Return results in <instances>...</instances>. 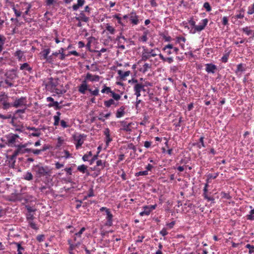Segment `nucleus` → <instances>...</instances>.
<instances>
[{
    "label": "nucleus",
    "instance_id": "17",
    "mask_svg": "<svg viewBox=\"0 0 254 254\" xmlns=\"http://www.w3.org/2000/svg\"><path fill=\"white\" fill-rule=\"evenodd\" d=\"M121 39H123L124 41H126L127 39L123 36H120L117 37V40L118 41V48L121 50H125V47L124 45L121 44Z\"/></svg>",
    "mask_w": 254,
    "mask_h": 254
},
{
    "label": "nucleus",
    "instance_id": "49",
    "mask_svg": "<svg viewBox=\"0 0 254 254\" xmlns=\"http://www.w3.org/2000/svg\"><path fill=\"white\" fill-rule=\"evenodd\" d=\"M3 106V109H7L9 108L11 106V104H10L9 103H7L6 101H4L2 103Z\"/></svg>",
    "mask_w": 254,
    "mask_h": 254
},
{
    "label": "nucleus",
    "instance_id": "19",
    "mask_svg": "<svg viewBox=\"0 0 254 254\" xmlns=\"http://www.w3.org/2000/svg\"><path fill=\"white\" fill-rule=\"evenodd\" d=\"M118 73L122 79H125L126 77L129 76L130 72L129 70L124 71L121 70H119Z\"/></svg>",
    "mask_w": 254,
    "mask_h": 254
},
{
    "label": "nucleus",
    "instance_id": "5",
    "mask_svg": "<svg viewBox=\"0 0 254 254\" xmlns=\"http://www.w3.org/2000/svg\"><path fill=\"white\" fill-rule=\"evenodd\" d=\"M6 79L13 80L17 77L16 70L11 69L8 70L5 73Z\"/></svg>",
    "mask_w": 254,
    "mask_h": 254
},
{
    "label": "nucleus",
    "instance_id": "39",
    "mask_svg": "<svg viewBox=\"0 0 254 254\" xmlns=\"http://www.w3.org/2000/svg\"><path fill=\"white\" fill-rule=\"evenodd\" d=\"M52 90L53 92H55L57 94H62L65 92V91L58 89L57 87L54 88Z\"/></svg>",
    "mask_w": 254,
    "mask_h": 254
},
{
    "label": "nucleus",
    "instance_id": "30",
    "mask_svg": "<svg viewBox=\"0 0 254 254\" xmlns=\"http://www.w3.org/2000/svg\"><path fill=\"white\" fill-rule=\"evenodd\" d=\"M106 30L109 32V33L111 34H114L115 32V28L110 26V25H109L108 24H107V26H106Z\"/></svg>",
    "mask_w": 254,
    "mask_h": 254
},
{
    "label": "nucleus",
    "instance_id": "29",
    "mask_svg": "<svg viewBox=\"0 0 254 254\" xmlns=\"http://www.w3.org/2000/svg\"><path fill=\"white\" fill-rule=\"evenodd\" d=\"M14 244H15L17 248V254H22V252L24 251V249L23 247H22L20 244L18 243H14Z\"/></svg>",
    "mask_w": 254,
    "mask_h": 254
},
{
    "label": "nucleus",
    "instance_id": "45",
    "mask_svg": "<svg viewBox=\"0 0 254 254\" xmlns=\"http://www.w3.org/2000/svg\"><path fill=\"white\" fill-rule=\"evenodd\" d=\"M246 247V248L249 249L250 254H252L254 252V246H252L250 244H247Z\"/></svg>",
    "mask_w": 254,
    "mask_h": 254
},
{
    "label": "nucleus",
    "instance_id": "22",
    "mask_svg": "<svg viewBox=\"0 0 254 254\" xmlns=\"http://www.w3.org/2000/svg\"><path fill=\"white\" fill-rule=\"evenodd\" d=\"M186 39L184 37H177L176 38V42L179 43L182 48H184V43H185Z\"/></svg>",
    "mask_w": 254,
    "mask_h": 254
},
{
    "label": "nucleus",
    "instance_id": "25",
    "mask_svg": "<svg viewBox=\"0 0 254 254\" xmlns=\"http://www.w3.org/2000/svg\"><path fill=\"white\" fill-rule=\"evenodd\" d=\"M143 89L144 85L141 84L137 83L134 86V90L135 92H141V91L143 90Z\"/></svg>",
    "mask_w": 254,
    "mask_h": 254
},
{
    "label": "nucleus",
    "instance_id": "9",
    "mask_svg": "<svg viewBox=\"0 0 254 254\" xmlns=\"http://www.w3.org/2000/svg\"><path fill=\"white\" fill-rule=\"evenodd\" d=\"M129 19L131 22L134 25H137L139 22L138 16L134 12H131L129 15Z\"/></svg>",
    "mask_w": 254,
    "mask_h": 254
},
{
    "label": "nucleus",
    "instance_id": "51",
    "mask_svg": "<svg viewBox=\"0 0 254 254\" xmlns=\"http://www.w3.org/2000/svg\"><path fill=\"white\" fill-rule=\"evenodd\" d=\"M112 218H113V215L111 214V213L107 216V219L108 220V222L110 225L112 224Z\"/></svg>",
    "mask_w": 254,
    "mask_h": 254
},
{
    "label": "nucleus",
    "instance_id": "61",
    "mask_svg": "<svg viewBox=\"0 0 254 254\" xmlns=\"http://www.w3.org/2000/svg\"><path fill=\"white\" fill-rule=\"evenodd\" d=\"M61 125L64 128H66L68 127V126L66 124V122H65L64 120H62L61 121Z\"/></svg>",
    "mask_w": 254,
    "mask_h": 254
},
{
    "label": "nucleus",
    "instance_id": "6",
    "mask_svg": "<svg viewBox=\"0 0 254 254\" xmlns=\"http://www.w3.org/2000/svg\"><path fill=\"white\" fill-rule=\"evenodd\" d=\"M208 23L207 19H204L201 20L199 25L195 26V32H199L203 30Z\"/></svg>",
    "mask_w": 254,
    "mask_h": 254
},
{
    "label": "nucleus",
    "instance_id": "13",
    "mask_svg": "<svg viewBox=\"0 0 254 254\" xmlns=\"http://www.w3.org/2000/svg\"><path fill=\"white\" fill-rule=\"evenodd\" d=\"M47 101L52 102V103L49 104V107H55L56 109H60L61 108L59 103L57 101H54L53 98L49 97L47 98Z\"/></svg>",
    "mask_w": 254,
    "mask_h": 254
},
{
    "label": "nucleus",
    "instance_id": "54",
    "mask_svg": "<svg viewBox=\"0 0 254 254\" xmlns=\"http://www.w3.org/2000/svg\"><path fill=\"white\" fill-rule=\"evenodd\" d=\"M254 13V3L253 4V6L252 7H249L248 11V14H252Z\"/></svg>",
    "mask_w": 254,
    "mask_h": 254
},
{
    "label": "nucleus",
    "instance_id": "40",
    "mask_svg": "<svg viewBox=\"0 0 254 254\" xmlns=\"http://www.w3.org/2000/svg\"><path fill=\"white\" fill-rule=\"evenodd\" d=\"M112 90L109 87H107L106 86H104V88L101 90V92L102 93H106L107 94L110 93L111 92Z\"/></svg>",
    "mask_w": 254,
    "mask_h": 254
},
{
    "label": "nucleus",
    "instance_id": "26",
    "mask_svg": "<svg viewBox=\"0 0 254 254\" xmlns=\"http://www.w3.org/2000/svg\"><path fill=\"white\" fill-rule=\"evenodd\" d=\"M111 96L113 98L115 101H119L121 99V95L115 93L114 91H112L110 93Z\"/></svg>",
    "mask_w": 254,
    "mask_h": 254
},
{
    "label": "nucleus",
    "instance_id": "16",
    "mask_svg": "<svg viewBox=\"0 0 254 254\" xmlns=\"http://www.w3.org/2000/svg\"><path fill=\"white\" fill-rule=\"evenodd\" d=\"M150 57L149 51L147 49H144L142 54L141 60L145 61L149 59Z\"/></svg>",
    "mask_w": 254,
    "mask_h": 254
},
{
    "label": "nucleus",
    "instance_id": "60",
    "mask_svg": "<svg viewBox=\"0 0 254 254\" xmlns=\"http://www.w3.org/2000/svg\"><path fill=\"white\" fill-rule=\"evenodd\" d=\"M229 55H225L224 56H223L221 58V60L224 63H226L228 59Z\"/></svg>",
    "mask_w": 254,
    "mask_h": 254
},
{
    "label": "nucleus",
    "instance_id": "43",
    "mask_svg": "<svg viewBox=\"0 0 254 254\" xmlns=\"http://www.w3.org/2000/svg\"><path fill=\"white\" fill-rule=\"evenodd\" d=\"M203 7L206 9L207 11H210L211 10V6L208 2H205L204 3Z\"/></svg>",
    "mask_w": 254,
    "mask_h": 254
},
{
    "label": "nucleus",
    "instance_id": "38",
    "mask_svg": "<svg viewBox=\"0 0 254 254\" xmlns=\"http://www.w3.org/2000/svg\"><path fill=\"white\" fill-rule=\"evenodd\" d=\"M24 179L28 181H30L33 179V175L30 172H27L24 176Z\"/></svg>",
    "mask_w": 254,
    "mask_h": 254
},
{
    "label": "nucleus",
    "instance_id": "1",
    "mask_svg": "<svg viewBox=\"0 0 254 254\" xmlns=\"http://www.w3.org/2000/svg\"><path fill=\"white\" fill-rule=\"evenodd\" d=\"M27 145V143L15 145L17 149L15 151H14L13 154L11 156L10 160H13L14 162H15V159L17 155L19 154H23L25 153L30 152L32 150V149L26 148V147Z\"/></svg>",
    "mask_w": 254,
    "mask_h": 254
},
{
    "label": "nucleus",
    "instance_id": "7",
    "mask_svg": "<svg viewBox=\"0 0 254 254\" xmlns=\"http://www.w3.org/2000/svg\"><path fill=\"white\" fill-rule=\"evenodd\" d=\"M217 69V67L215 65L212 64H207L205 65V70L208 73H215Z\"/></svg>",
    "mask_w": 254,
    "mask_h": 254
},
{
    "label": "nucleus",
    "instance_id": "59",
    "mask_svg": "<svg viewBox=\"0 0 254 254\" xmlns=\"http://www.w3.org/2000/svg\"><path fill=\"white\" fill-rule=\"evenodd\" d=\"M173 48H174V47L173 46L172 44H168L167 45H166L164 48H163V50L164 51H165L166 50H167V49H173Z\"/></svg>",
    "mask_w": 254,
    "mask_h": 254
},
{
    "label": "nucleus",
    "instance_id": "11",
    "mask_svg": "<svg viewBox=\"0 0 254 254\" xmlns=\"http://www.w3.org/2000/svg\"><path fill=\"white\" fill-rule=\"evenodd\" d=\"M75 19L78 21H82L85 22H88L89 18L86 16L83 11L80 12L78 17H76Z\"/></svg>",
    "mask_w": 254,
    "mask_h": 254
},
{
    "label": "nucleus",
    "instance_id": "20",
    "mask_svg": "<svg viewBox=\"0 0 254 254\" xmlns=\"http://www.w3.org/2000/svg\"><path fill=\"white\" fill-rule=\"evenodd\" d=\"M86 90H87V85L86 81L84 80L79 86V91L82 94H84Z\"/></svg>",
    "mask_w": 254,
    "mask_h": 254
},
{
    "label": "nucleus",
    "instance_id": "24",
    "mask_svg": "<svg viewBox=\"0 0 254 254\" xmlns=\"http://www.w3.org/2000/svg\"><path fill=\"white\" fill-rule=\"evenodd\" d=\"M68 244L70 245L69 249L70 252L72 251L76 247L79 246L81 244V242L78 241L75 245L72 244L70 240H68Z\"/></svg>",
    "mask_w": 254,
    "mask_h": 254
},
{
    "label": "nucleus",
    "instance_id": "32",
    "mask_svg": "<svg viewBox=\"0 0 254 254\" xmlns=\"http://www.w3.org/2000/svg\"><path fill=\"white\" fill-rule=\"evenodd\" d=\"M147 34V32H144L143 35L139 38V40L143 42H146L148 39Z\"/></svg>",
    "mask_w": 254,
    "mask_h": 254
},
{
    "label": "nucleus",
    "instance_id": "58",
    "mask_svg": "<svg viewBox=\"0 0 254 254\" xmlns=\"http://www.w3.org/2000/svg\"><path fill=\"white\" fill-rule=\"evenodd\" d=\"M30 152H32L35 155H38L41 153V150L40 149H32Z\"/></svg>",
    "mask_w": 254,
    "mask_h": 254
},
{
    "label": "nucleus",
    "instance_id": "34",
    "mask_svg": "<svg viewBox=\"0 0 254 254\" xmlns=\"http://www.w3.org/2000/svg\"><path fill=\"white\" fill-rule=\"evenodd\" d=\"M57 81L56 79H51L50 81V85H51V89L53 90L54 88L57 87Z\"/></svg>",
    "mask_w": 254,
    "mask_h": 254
},
{
    "label": "nucleus",
    "instance_id": "47",
    "mask_svg": "<svg viewBox=\"0 0 254 254\" xmlns=\"http://www.w3.org/2000/svg\"><path fill=\"white\" fill-rule=\"evenodd\" d=\"M96 164L97 166H101L102 168H104L105 167V163H104L101 160H99L97 161Z\"/></svg>",
    "mask_w": 254,
    "mask_h": 254
},
{
    "label": "nucleus",
    "instance_id": "14",
    "mask_svg": "<svg viewBox=\"0 0 254 254\" xmlns=\"http://www.w3.org/2000/svg\"><path fill=\"white\" fill-rule=\"evenodd\" d=\"M132 124V123L127 124L125 122H122V129L124 130L125 131H126L127 132H131L132 131V128L131 127Z\"/></svg>",
    "mask_w": 254,
    "mask_h": 254
},
{
    "label": "nucleus",
    "instance_id": "42",
    "mask_svg": "<svg viewBox=\"0 0 254 254\" xmlns=\"http://www.w3.org/2000/svg\"><path fill=\"white\" fill-rule=\"evenodd\" d=\"M85 230V228L84 227H82L78 232L76 233L75 234V236H77V237H79L80 239L81 235Z\"/></svg>",
    "mask_w": 254,
    "mask_h": 254
},
{
    "label": "nucleus",
    "instance_id": "56",
    "mask_svg": "<svg viewBox=\"0 0 254 254\" xmlns=\"http://www.w3.org/2000/svg\"><path fill=\"white\" fill-rule=\"evenodd\" d=\"M26 108H27V107H25L24 109L17 110L15 111V114H17L19 113H22V114L24 113L25 112V110H26Z\"/></svg>",
    "mask_w": 254,
    "mask_h": 254
},
{
    "label": "nucleus",
    "instance_id": "23",
    "mask_svg": "<svg viewBox=\"0 0 254 254\" xmlns=\"http://www.w3.org/2000/svg\"><path fill=\"white\" fill-rule=\"evenodd\" d=\"M20 69V70L26 69L28 71H31L32 70V68L29 66V64L27 63L21 64Z\"/></svg>",
    "mask_w": 254,
    "mask_h": 254
},
{
    "label": "nucleus",
    "instance_id": "28",
    "mask_svg": "<svg viewBox=\"0 0 254 254\" xmlns=\"http://www.w3.org/2000/svg\"><path fill=\"white\" fill-rule=\"evenodd\" d=\"M199 143L197 144V146L200 149L201 147H205V145L204 143V137L201 136L199 139Z\"/></svg>",
    "mask_w": 254,
    "mask_h": 254
},
{
    "label": "nucleus",
    "instance_id": "21",
    "mask_svg": "<svg viewBox=\"0 0 254 254\" xmlns=\"http://www.w3.org/2000/svg\"><path fill=\"white\" fill-rule=\"evenodd\" d=\"M14 56L17 57L19 61H21L24 57V53L20 50H18L15 53Z\"/></svg>",
    "mask_w": 254,
    "mask_h": 254
},
{
    "label": "nucleus",
    "instance_id": "46",
    "mask_svg": "<svg viewBox=\"0 0 254 254\" xmlns=\"http://www.w3.org/2000/svg\"><path fill=\"white\" fill-rule=\"evenodd\" d=\"M54 125L55 126H57L59 124V121H60V118L58 116H54Z\"/></svg>",
    "mask_w": 254,
    "mask_h": 254
},
{
    "label": "nucleus",
    "instance_id": "62",
    "mask_svg": "<svg viewBox=\"0 0 254 254\" xmlns=\"http://www.w3.org/2000/svg\"><path fill=\"white\" fill-rule=\"evenodd\" d=\"M11 80L7 79H5L4 82L9 87H12L13 86V84L10 82Z\"/></svg>",
    "mask_w": 254,
    "mask_h": 254
},
{
    "label": "nucleus",
    "instance_id": "35",
    "mask_svg": "<svg viewBox=\"0 0 254 254\" xmlns=\"http://www.w3.org/2000/svg\"><path fill=\"white\" fill-rule=\"evenodd\" d=\"M92 155V153L91 151H89L88 152V153L85 154L82 157V159L84 161H88L89 159V158L91 157Z\"/></svg>",
    "mask_w": 254,
    "mask_h": 254
},
{
    "label": "nucleus",
    "instance_id": "3",
    "mask_svg": "<svg viewBox=\"0 0 254 254\" xmlns=\"http://www.w3.org/2000/svg\"><path fill=\"white\" fill-rule=\"evenodd\" d=\"M27 98L25 97H21L19 98H16L11 104V107L14 108H22L27 107Z\"/></svg>",
    "mask_w": 254,
    "mask_h": 254
},
{
    "label": "nucleus",
    "instance_id": "2",
    "mask_svg": "<svg viewBox=\"0 0 254 254\" xmlns=\"http://www.w3.org/2000/svg\"><path fill=\"white\" fill-rule=\"evenodd\" d=\"M32 169L36 172L37 177L39 178L49 175L51 173V170L48 167H43L39 164L34 166Z\"/></svg>",
    "mask_w": 254,
    "mask_h": 254
},
{
    "label": "nucleus",
    "instance_id": "27",
    "mask_svg": "<svg viewBox=\"0 0 254 254\" xmlns=\"http://www.w3.org/2000/svg\"><path fill=\"white\" fill-rule=\"evenodd\" d=\"M50 53V49H46L44 50L42 53L43 54V58L46 60H48L49 59L48 58V56Z\"/></svg>",
    "mask_w": 254,
    "mask_h": 254
},
{
    "label": "nucleus",
    "instance_id": "33",
    "mask_svg": "<svg viewBox=\"0 0 254 254\" xmlns=\"http://www.w3.org/2000/svg\"><path fill=\"white\" fill-rule=\"evenodd\" d=\"M242 30L247 35H250L252 33V30L250 29V27H248V26L243 28L242 29Z\"/></svg>",
    "mask_w": 254,
    "mask_h": 254
},
{
    "label": "nucleus",
    "instance_id": "53",
    "mask_svg": "<svg viewBox=\"0 0 254 254\" xmlns=\"http://www.w3.org/2000/svg\"><path fill=\"white\" fill-rule=\"evenodd\" d=\"M94 195V191H93V189L92 188H91L89 190V192L88 194H87V196H86V198L90 197L91 196H93Z\"/></svg>",
    "mask_w": 254,
    "mask_h": 254
},
{
    "label": "nucleus",
    "instance_id": "31",
    "mask_svg": "<svg viewBox=\"0 0 254 254\" xmlns=\"http://www.w3.org/2000/svg\"><path fill=\"white\" fill-rule=\"evenodd\" d=\"M247 219L250 220H254V209H252L250 214L247 216Z\"/></svg>",
    "mask_w": 254,
    "mask_h": 254
},
{
    "label": "nucleus",
    "instance_id": "50",
    "mask_svg": "<svg viewBox=\"0 0 254 254\" xmlns=\"http://www.w3.org/2000/svg\"><path fill=\"white\" fill-rule=\"evenodd\" d=\"M88 90L94 96H97L99 94V90L97 88L93 91L91 89H89Z\"/></svg>",
    "mask_w": 254,
    "mask_h": 254
},
{
    "label": "nucleus",
    "instance_id": "63",
    "mask_svg": "<svg viewBox=\"0 0 254 254\" xmlns=\"http://www.w3.org/2000/svg\"><path fill=\"white\" fill-rule=\"evenodd\" d=\"M160 234H161L163 236H165L168 234V232L166 229H163L160 232Z\"/></svg>",
    "mask_w": 254,
    "mask_h": 254
},
{
    "label": "nucleus",
    "instance_id": "8",
    "mask_svg": "<svg viewBox=\"0 0 254 254\" xmlns=\"http://www.w3.org/2000/svg\"><path fill=\"white\" fill-rule=\"evenodd\" d=\"M104 134L105 135V142L107 145L112 140V138L110 136V131L108 128L105 129Z\"/></svg>",
    "mask_w": 254,
    "mask_h": 254
},
{
    "label": "nucleus",
    "instance_id": "48",
    "mask_svg": "<svg viewBox=\"0 0 254 254\" xmlns=\"http://www.w3.org/2000/svg\"><path fill=\"white\" fill-rule=\"evenodd\" d=\"M148 175V171L145 170L143 171H140L136 174V176H146Z\"/></svg>",
    "mask_w": 254,
    "mask_h": 254
},
{
    "label": "nucleus",
    "instance_id": "36",
    "mask_svg": "<svg viewBox=\"0 0 254 254\" xmlns=\"http://www.w3.org/2000/svg\"><path fill=\"white\" fill-rule=\"evenodd\" d=\"M150 68L151 65L148 63H145L143 66L142 71L145 73Z\"/></svg>",
    "mask_w": 254,
    "mask_h": 254
},
{
    "label": "nucleus",
    "instance_id": "55",
    "mask_svg": "<svg viewBox=\"0 0 254 254\" xmlns=\"http://www.w3.org/2000/svg\"><path fill=\"white\" fill-rule=\"evenodd\" d=\"M29 225L30 227L33 228V229L37 230L38 228L36 226V225L32 221H29Z\"/></svg>",
    "mask_w": 254,
    "mask_h": 254
},
{
    "label": "nucleus",
    "instance_id": "57",
    "mask_svg": "<svg viewBox=\"0 0 254 254\" xmlns=\"http://www.w3.org/2000/svg\"><path fill=\"white\" fill-rule=\"evenodd\" d=\"M11 118V116L10 115H3L0 114V118L2 119H8Z\"/></svg>",
    "mask_w": 254,
    "mask_h": 254
},
{
    "label": "nucleus",
    "instance_id": "15",
    "mask_svg": "<svg viewBox=\"0 0 254 254\" xmlns=\"http://www.w3.org/2000/svg\"><path fill=\"white\" fill-rule=\"evenodd\" d=\"M104 105L107 108L110 107L112 105H114L115 107L118 106V103L116 102L115 100L113 99H110L108 100L105 101L104 102Z\"/></svg>",
    "mask_w": 254,
    "mask_h": 254
},
{
    "label": "nucleus",
    "instance_id": "37",
    "mask_svg": "<svg viewBox=\"0 0 254 254\" xmlns=\"http://www.w3.org/2000/svg\"><path fill=\"white\" fill-rule=\"evenodd\" d=\"M87 169V166H86L84 165H81L80 166H78L77 170L82 172V173H84L85 172V171Z\"/></svg>",
    "mask_w": 254,
    "mask_h": 254
},
{
    "label": "nucleus",
    "instance_id": "44",
    "mask_svg": "<svg viewBox=\"0 0 254 254\" xmlns=\"http://www.w3.org/2000/svg\"><path fill=\"white\" fill-rule=\"evenodd\" d=\"M7 95H5L4 93L0 96V102H3L4 101H6V99H7Z\"/></svg>",
    "mask_w": 254,
    "mask_h": 254
},
{
    "label": "nucleus",
    "instance_id": "4",
    "mask_svg": "<svg viewBox=\"0 0 254 254\" xmlns=\"http://www.w3.org/2000/svg\"><path fill=\"white\" fill-rule=\"evenodd\" d=\"M73 138L74 141L76 142V147L77 149H78L82 145L84 142V135L83 134H79L77 135H75L73 136Z\"/></svg>",
    "mask_w": 254,
    "mask_h": 254
},
{
    "label": "nucleus",
    "instance_id": "12",
    "mask_svg": "<svg viewBox=\"0 0 254 254\" xmlns=\"http://www.w3.org/2000/svg\"><path fill=\"white\" fill-rule=\"evenodd\" d=\"M85 79L91 81H98L100 79V76L97 75H92L90 73H87Z\"/></svg>",
    "mask_w": 254,
    "mask_h": 254
},
{
    "label": "nucleus",
    "instance_id": "52",
    "mask_svg": "<svg viewBox=\"0 0 254 254\" xmlns=\"http://www.w3.org/2000/svg\"><path fill=\"white\" fill-rule=\"evenodd\" d=\"M12 9L14 11V13L15 14V15L17 16V17H19L21 16V12L18 11L16 8L15 7L13 6V7H12Z\"/></svg>",
    "mask_w": 254,
    "mask_h": 254
},
{
    "label": "nucleus",
    "instance_id": "18",
    "mask_svg": "<svg viewBox=\"0 0 254 254\" xmlns=\"http://www.w3.org/2000/svg\"><path fill=\"white\" fill-rule=\"evenodd\" d=\"M125 107L124 106H122L119 109H118L116 112V117L117 118H120L122 117L125 115Z\"/></svg>",
    "mask_w": 254,
    "mask_h": 254
},
{
    "label": "nucleus",
    "instance_id": "64",
    "mask_svg": "<svg viewBox=\"0 0 254 254\" xmlns=\"http://www.w3.org/2000/svg\"><path fill=\"white\" fill-rule=\"evenodd\" d=\"M228 20L227 17L226 16L223 17V19H222L223 24L224 25H226L228 24Z\"/></svg>",
    "mask_w": 254,
    "mask_h": 254
},
{
    "label": "nucleus",
    "instance_id": "10",
    "mask_svg": "<svg viewBox=\"0 0 254 254\" xmlns=\"http://www.w3.org/2000/svg\"><path fill=\"white\" fill-rule=\"evenodd\" d=\"M19 137V136L17 134H10L7 137V142L8 145H11L13 144H14L15 141L16 139Z\"/></svg>",
    "mask_w": 254,
    "mask_h": 254
},
{
    "label": "nucleus",
    "instance_id": "41",
    "mask_svg": "<svg viewBox=\"0 0 254 254\" xmlns=\"http://www.w3.org/2000/svg\"><path fill=\"white\" fill-rule=\"evenodd\" d=\"M159 51L158 49L156 48L154 49H152L149 51L150 57H155L158 55V54L156 52V51Z\"/></svg>",
    "mask_w": 254,
    "mask_h": 254
}]
</instances>
